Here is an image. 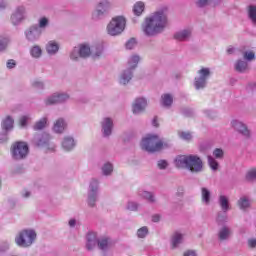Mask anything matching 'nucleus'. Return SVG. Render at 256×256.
<instances>
[{
    "mask_svg": "<svg viewBox=\"0 0 256 256\" xmlns=\"http://www.w3.org/2000/svg\"><path fill=\"white\" fill-rule=\"evenodd\" d=\"M69 96L67 94H57L46 100V105H55L56 103H64L67 101Z\"/></svg>",
    "mask_w": 256,
    "mask_h": 256,
    "instance_id": "9",
    "label": "nucleus"
},
{
    "mask_svg": "<svg viewBox=\"0 0 256 256\" xmlns=\"http://www.w3.org/2000/svg\"><path fill=\"white\" fill-rule=\"evenodd\" d=\"M25 13V8L21 7L16 10V12L12 15L11 21L13 25H17L23 19V14Z\"/></svg>",
    "mask_w": 256,
    "mask_h": 256,
    "instance_id": "14",
    "label": "nucleus"
},
{
    "mask_svg": "<svg viewBox=\"0 0 256 256\" xmlns=\"http://www.w3.org/2000/svg\"><path fill=\"white\" fill-rule=\"evenodd\" d=\"M248 245H249V247H251V249H255V247H256V239H250L248 241Z\"/></svg>",
    "mask_w": 256,
    "mask_h": 256,
    "instance_id": "53",
    "label": "nucleus"
},
{
    "mask_svg": "<svg viewBox=\"0 0 256 256\" xmlns=\"http://www.w3.org/2000/svg\"><path fill=\"white\" fill-rule=\"evenodd\" d=\"M62 147L66 151H71V149L75 147V140H73L72 137L64 138V141L62 142Z\"/></svg>",
    "mask_w": 256,
    "mask_h": 256,
    "instance_id": "18",
    "label": "nucleus"
},
{
    "mask_svg": "<svg viewBox=\"0 0 256 256\" xmlns=\"http://www.w3.org/2000/svg\"><path fill=\"white\" fill-rule=\"evenodd\" d=\"M71 59H73L75 61V59H77V55H75V50L71 53L70 55Z\"/></svg>",
    "mask_w": 256,
    "mask_h": 256,
    "instance_id": "60",
    "label": "nucleus"
},
{
    "mask_svg": "<svg viewBox=\"0 0 256 256\" xmlns=\"http://www.w3.org/2000/svg\"><path fill=\"white\" fill-rule=\"evenodd\" d=\"M139 61H140L139 56H132L129 59L128 61L129 68L121 76L120 83H122V85H127V83L131 81V77H133V74L131 73V71H133V69L137 67V64L139 63Z\"/></svg>",
    "mask_w": 256,
    "mask_h": 256,
    "instance_id": "7",
    "label": "nucleus"
},
{
    "mask_svg": "<svg viewBox=\"0 0 256 256\" xmlns=\"http://www.w3.org/2000/svg\"><path fill=\"white\" fill-rule=\"evenodd\" d=\"M49 143V135H44L42 139H40L36 145L37 147H43V145H47Z\"/></svg>",
    "mask_w": 256,
    "mask_h": 256,
    "instance_id": "39",
    "label": "nucleus"
},
{
    "mask_svg": "<svg viewBox=\"0 0 256 256\" xmlns=\"http://www.w3.org/2000/svg\"><path fill=\"white\" fill-rule=\"evenodd\" d=\"M15 65H17V63H15V60H13V59L8 60V62H7L8 69H13L15 67Z\"/></svg>",
    "mask_w": 256,
    "mask_h": 256,
    "instance_id": "51",
    "label": "nucleus"
},
{
    "mask_svg": "<svg viewBox=\"0 0 256 256\" xmlns=\"http://www.w3.org/2000/svg\"><path fill=\"white\" fill-rule=\"evenodd\" d=\"M49 24V20L47 18H41L39 21V27L44 28L47 27V25Z\"/></svg>",
    "mask_w": 256,
    "mask_h": 256,
    "instance_id": "48",
    "label": "nucleus"
},
{
    "mask_svg": "<svg viewBox=\"0 0 256 256\" xmlns=\"http://www.w3.org/2000/svg\"><path fill=\"white\" fill-rule=\"evenodd\" d=\"M31 35H33V29H30L26 32V36L28 37V39H30Z\"/></svg>",
    "mask_w": 256,
    "mask_h": 256,
    "instance_id": "58",
    "label": "nucleus"
},
{
    "mask_svg": "<svg viewBox=\"0 0 256 256\" xmlns=\"http://www.w3.org/2000/svg\"><path fill=\"white\" fill-rule=\"evenodd\" d=\"M167 161H165V160H160L159 162H158V167H159V169H166L167 168Z\"/></svg>",
    "mask_w": 256,
    "mask_h": 256,
    "instance_id": "50",
    "label": "nucleus"
},
{
    "mask_svg": "<svg viewBox=\"0 0 256 256\" xmlns=\"http://www.w3.org/2000/svg\"><path fill=\"white\" fill-rule=\"evenodd\" d=\"M220 207L224 212L229 211V200L223 195L220 196Z\"/></svg>",
    "mask_w": 256,
    "mask_h": 256,
    "instance_id": "26",
    "label": "nucleus"
},
{
    "mask_svg": "<svg viewBox=\"0 0 256 256\" xmlns=\"http://www.w3.org/2000/svg\"><path fill=\"white\" fill-rule=\"evenodd\" d=\"M45 125H47V118H42L34 125V131H41V129H45Z\"/></svg>",
    "mask_w": 256,
    "mask_h": 256,
    "instance_id": "28",
    "label": "nucleus"
},
{
    "mask_svg": "<svg viewBox=\"0 0 256 256\" xmlns=\"http://www.w3.org/2000/svg\"><path fill=\"white\" fill-rule=\"evenodd\" d=\"M162 105H164V107H171V105H173V96L164 94L162 96Z\"/></svg>",
    "mask_w": 256,
    "mask_h": 256,
    "instance_id": "23",
    "label": "nucleus"
},
{
    "mask_svg": "<svg viewBox=\"0 0 256 256\" xmlns=\"http://www.w3.org/2000/svg\"><path fill=\"white\" fill-rule=\"evenodd\" d=\"M147 107V100L145 98H138L135 100L132 111L136 115L137 113H142V111H145V108Z\"/></svg>",
    "mask_w": 256,
    "mask_h": 256,
    "instance_id": "8",
    "label": "nucleus"
},
{
    "mask_svg": "<svg viewBox=\"0 0 256 256\" xmlns=\"http://www.w3.org/2000/svg\"><path fill=\"white\" fill-rule=\"evenodd\" d=\"M65 127V120L60 118L54 123L53 130L55 131V133H63V131H65Z\"/></svg>",
    "mask_w": 256,
    "mask_h": 256,
    "instance_id": "17",
    "label": "nucleus"
},
{
    "mask_svg": "<svg viewBox=\"0 0 256 256\" xmlns=\"http://www.w3.org/2000/svg\"><path fill=\"white\" fill-rule=\"evenodd\" d=\"M99 183L96 180H93L90 184V187L92 189V193H95V191H97V187H98Z\"/></svg>",
    "mask_w": 256,
    "mask_h": 256,
    "instance_id": "49",
    "label": "nucleus"
},
{
    "mask_svg": "<svg viewBox=\"0 0 256 256\" xmlns=\"http://www.w3.org/2000/svg\"><path fill=\"white\" fill-rule=\"evenodd\" d=\"M126 20L123 16H116L112 18L110 23L107 25V33L112 37L121 35L122 31H125Z\"/></svg>",
    "mask_w": 256,
    "mask_h": 256,
    "instance_id": "4",
    "label": "nucleus"
},
{
    "mask_svg": "<svg viewBox=\"0 0 256 256\" xmlns=\"http://www.w3.org/2000/svg\"><path fill=\"white\" fill-rule=\"evenodd\" d=\"M11 153L14 159H25L29 153V146L25 142H15L12 145Z\"/></svg>",
    "mask_w": 256,
    "mask_h": 256,
    "instance_id": "6",
    "label": "nucleus"
},
{
    "mask_svg": "<svg viewBox=\"0 0 256 256\" xmlns=\"http://www.w3.org/2000/svg\"><path fill=\"white\" fill-rule=\"evenodd\" d=\"M249 205V199H247L246 197L240 198V200L238 201V207L240 209H248Z\"/></svg>",
    "mask_w": 256,
    "mask_h": 256,
    "instance_id": "32",
    "label": "nucleus"
},
{
    "mask_svg": "<svg viewBox=\"0 0 256 256\" xmlns=\"http://www.w3.org/2000/svg\"><path fill=\"white\" fill-rule=\"evenodd\" d=\"M183 256H197V253H195L193 250H188L184 252Z\"/></svg>",
    "mask_w": 256,
    "mask_h": 256,
    "instance_id": "55",
    "label": "nucleus"
},
{
    "mask_svg": "<svg viewBox=\"0 0 256 256\" xmlns=\"http://www.w3.org/2000/svg\"><path fill=\"white\" fill-rule=\"evenodd\" d=\"M46 50L48 53H57V51H59V44H57L56 42H49L47 47H46Z\"/></svg>",
    "mask_w": 256,
    "mask_h": 256,
    "instance_id": "25",
    "label": "nucleus"
},
{
    "mask_svg": "<svg viewBox=\"0 0 256 256\" xmlns=\"http://www.w3.org/2000/svg\"><path fill=\"white\" fill-rule=\"evenodd\" d=\"M244 59H246L247 61H253V59H255V52H244Z\"/></svg>",
    "mask_w": 256,
    "mask_h": 256,
    "instance_id": "40",
    "label": "nucleus"
},
{
    "mask_svg": "<svg viewBox=\"0 0 256 256\" xmlns=\"http://www.w3.org/2000/svg\"><path fill=\"white\" fill-rule=\"evenodd\" d=\"M177 169H188L191 173H201L203 171V160L197 155H180L175 159Z\"/></svg>",
    "mask_w": 256,
    "mask_h": 256,
    "instance_id": "2",
    "label": "nucleus"
},
{
    "mask_svg": "<svg viewBox=\"0 0 256 256\" xmlns=\"http://www.w3.org/2000/svg\"><path fill=\"white\" fill-rule=\"evenodd\" d=\"M189 37H191V31L189 30H184L174 35V39H176V41H187Z\"/></svg>",
    "mask_w": 256,
    "mask_h": 256,
    "instance_id": "16",
    "label": "nucleus"
},
{
    "mask_svg": "<svg viewBox=\"0 0 256 256\" xmlns=\"http://www.w3.org/2000/svg\"><path fill=\"white\" fill-rule=\"evenodd\" d=\"M13 123L14 121L9 116L6 117V119L2 122V127L5 129V131H9V129H13Z\"/></svg>",
    "mask_w": 256,
    "mask_h": 256,
    "instance_id": "27",
    "label": "nucleus"
},
{
    "mask_svg": "<svg viewBox=\"0 0 256 256\" xmlns=\"http://www.w3.org/2000/svg\"><path fill=\"white\" fill-rule=\"evenodd\" d=\"M75 223H76L75 219H71V220L69 221L70 227H75Z\"/></svg>",
    "mask_w": 256,
    "mask_h": 256,
    "instance_id": "59",
    "label": "nucleus"
},
{
    "mask_svg": "<svg viewBox=\"0 0 256 256\" xmlns=\"http://www.w3.org/2000/svg\"><path fill=\"white\" fill-rule=\"evenodd\" d=\"M152 124L154 127H159V123H157V117H154Z\"/></svg>",
    "mask_w": 256,
    "mask_h": 256,
    "instance_id": "57",
    "label": "nucleus"
},
{
    "mask_svg": "<svg viewBox=\"0 0 256 256\" xmlns=\"http://www.w3.org/2000/svg\"><path fill=\"white\" fill-rule=\"evenodd\" d=\"M97 244H98L97 235H95V233H89L87 235L86 249H88V251H93V249H95V246Z\"/></svg>",
    "mask_w": 256,
    "mask_h": 256,
    "instance_id": "13",
    "label": "nucleus"
},
{
    "mask_svg": "<svg viewBox=\"0 0 256 256\" xmlns=\"http://www.w3.org/2000/svg\"><path fill=\"white\" fill-rule=\"evenodd\" d=\"M31 196V193L30 192H26L25 194H24V197H30Z\"/></svg>",
    "mask_w": 256,
    "mask_h": 256,
    "instance_id": "64",
    "label": "nucleus"
},
{
    "mask_svg": "<svg viewBox=\"0 0 256 256\" xmlns=\"http://www.w3.org/2000/svg\"><path fill=\"white\" fill-rule=\"evenodd\" d=\"M163 145V140L159 139V136L153 134H148L141 142L142 149L148 153H157V151H161Z\"/></svg>",
    "mask_w": 256,
    "mask_h": 256,
    "instance_id": "3",
    "label": "nucleus"
},
{
    "mask_svg": "<svg viewBox=\"0 0 256 256\" xmlns=\"http://www.w3.org/2000/svg\"><path fill=\"white\" fill-rule=\"evenodd\" d=\"M27 121H29V117L28 116H22L19 120V125L21 127H25L27 125Z\"/></svg>",
    "mask_w": 256,
    "mask_h": 256,
    "instance_id": "45",
    "label": "nucleus"
},
{
    "mask_svg": "<svg viewBox=\"0 0 256 256\" xmlns=\"http://www.w3.org/2000/svg\"><path fill=\"white\" fill-rule=\"evenodd\" d=\"M147 233H149V229H147L146 226H144V227L138 229V231H137V235H138V237H139L140 239L145 238V237L147 236Z\"/></svg>",
    "mask_w": 256,
    "mask_h": 256,
    "instance_id": "35",
    "label": "nucleus"
},
{
    "mask_svg": "<svg viewBox=\"0 0 256 256\" xmlns=\"http://www.w3.org/2000/svg\"><path fill=\"white\" fill-rule=\"evenodd\" d=\"M160 219H161V216H159V215L152 216L153 223H158V221H160Z\"/></svg>",
    "mask_w": 256,
    "mask_h": 256,
    "instance_id": "56",
    "label": "nucleus"
},
{
    "mask_svg": "<svg viewBox=\"0 0 256 256\" xmlns=\"http://www.w3.org/2000/svg\"><path fill=\"white\" fill-rule=\"evenodd\" d=\"M213 155L216 159H223V151L219 148H216L214 151H213Z\"/></svg>",
    "mask_w": 256,
    "mask_h": 256,
    "instance_id": "41",
    "label": "nucleus"
},
{
    "mask_svg": "<svg viewBox=\"0 0 256 256\" xmlns=\"http://www.w3.org/2000/svg\"><path fill=\"white\" fill-rule=\"evenodd\" d=\"M247 181H253L256 179V169H251L246 174Z\"/></svg>",
    "mask_w": 256,
    "mask_h": 256,
    "instance_id": "38",
    "label": "nucleus"
},
{
    "mask_svg": "<svg viewBox=\"0 0 256 256\" xmlns=\"http://www.w3.org/2000/svg\"><path fill=\"white\" fill-rule=\"evenodd\" d=\"M230 234H231V232L229 231V228L224 227V228H222L221 231L219 232V239H220L221 241H225V239H227Z\"/></svg>",
    "mask_w": 256,
    "mask_h": 256,
    "instance_id": "29",
    "label": "nucleus"
},
{
    "mask_svg": "<svg viewBox=\"0 0 256 256\" xmlns=\"http://www.w3.org/2000/svg\"><path fill=\"white\" fill-rule=\"evenodd\" d=\"M34 87H43V83H41V82H34Z\"/></svg>",
    "mask_w": 256,
    "mask_h": 256,
    "instance_id": "61",
    "label": "nucleus"
},
{
    "mask_svg": "<svg viewBox=\"0 0 256 256\" xmlns=\"http://www.w3.org/2000/svg\"><path fill=\"white\" fill-rule=\"evenodd\" d=\"M37 234L33 230H23L16 237L15 241L19 247H30L33 245V241H35Z\"/></svg>",
    "mask_w": 256,
    "mask_h": 256,
    "instance_id": "5",
    "label": "nucleus"
},
{
    "mask_svg": "<svg viewBox=\"0 0 256 256\" xmlns=\"http://www.w3.org/2000/svg\"><path fill=\"white\" fill-rule=\"evenodd\" d=\"M102 171L104 175H111V173H113V165H111L110 163H106L103 166Z\"/></svg>",
    "mask_w": 256,
    "mask_h": 256,
    "instance_id": "34",
    "label": "nucleus"
},
{
    "mask_svg": "<svg viewBox=\"0 0 256 256\" xmlns=\"http://www.w3.org/2000/svg\"><path fill=\"white\" fill-rule=\"evenodd\" d=\"M198 73L201 75L200 79H205V81H207V77L211 74L209 68H202Z\"/></svg>",
    "mask_w": 256,
    "mask_h": 256,
    "instance_id": "36",
    "label": "nucleus"
},
{
    "mask_svg": "<svg viewBox=\"0 0 256 256\" xmlns=\"http://www.w3.org/2000/svg\"><path fill=\"white\" fill-rule=\"evenodd\" d=\"M205 83H207V80H205V78H198L195 81L196 89H203V87H205Z\"/></svg>",
    "mask_w": 256,
    "mask_h": 256,
    "instance_id": "37",
    "label": "nucleus"
},
{
    "mask_svg": "<svg viewBox=\"0 0 256 256\" xmlns=\"http://www.w3.org/2000/svg\"><path fill=\"white\" fill-rule=\"evenodd\" d=\"M181 139H184V141H191L193 136L189 132H181L180 133Z\"/></svg>",
    "mask_w": 256,
    "mask_h": 256,
    "instance_id": "42",
    "label": "nucleus"
},
{
    "mask_svg": "<svg viewBox=\"0 0 256 256\" xmlns=\"http://www.w3.org/2000/svg\"><path fill=\"white\" fill-rule=\"evenodd\" d=\"M233 51H234L233 48H228V49H227V53H228L229 55H231V53H233Z\"/></svg>",
    "mask_w": 256,
    "mask_h": 256,
    "instance_id": "62",
    "label": "nucleus"
},
{
    "mask_svg": "<svg viewBox=\"0 0 256 256\" xmlns=\"http://www.w3.org/2000/svg\"><path fill=\"white\" fill-rule=\"evenodd\" d=\"M102 128H103L104 136L109 137L113 129V120H111V118H105L104 121L102 122Z\"/></svg>",
    "mask_w": 256,
    "mask_h": 256,
    "instance_id": "12",
    "label": "nucleus"
},
{
    "mask_svg": "<svg viewBox=\"0 0 256 256\" xmlns=\"http://www.w3.org/2000/svg\"><path fill=\"white\" fill-rule=\"evenodd\" d=\"M183 241V234L176 232L172 236V249H175Z\"/></svg>",
    "mask_w": 256,
    "mask_h": 256,
    "instance_id": "19",
    "label": "nucleus"
},
{
    "mask_svg": "<svg viewBox=\"0 0 256 256\" xmlns=\"http://www.w3.org/2000/svg\"><path fill=\"white\" fill-rule=\"evenodd\" d=\"M7 43H9L7 38L0 40V51H5V49L7 48Z\"/></svg>",
    "mask_w": 256,
    "mask_h": 256,
    "instance_id": "47",
    "label": "nucleus"
},
{
    "mask_svg": "<svg viewBox=\"0 0 256 256\" xmlns=\"http://www.w3.org/2000/svg\"><path fill=\"white\" fill-rule=\"evenodd\" d=\"M207 3H209V0H200L197 2V6L198 7H205V5H207Z\"/></svg>",
    "mask_w": 256,
    "mask_h": 256,
    "instance_id": "54",
    "label": "nucleus"
},
{
    "mask_svg": "<svg viewBox=\"0 0 256 256\" xmlns=\"http://www.w3.org/2000/svg\"><path fill=\"white\" fill-rule=\"evenodd\" d=\"M95 201H97V197L95 195L89 196L88 204L90 207H95Z\"/></svg>",
    "mask_w": 256,
    "mask_h": 256,
    "instance_id": "46",
    "label": "nucleus"
},
{
    "mask_svg": "<svg viewBox=\"0 0 256 256\" xmlns=\"http://www.w3.org/2000/svg\"><path fill=\"white\" fill-rule=\"evenodd\" d=\"M167 27V14L165 10H159L152 16L146 18L143 31L148 36L157 35Z\"/></svg>",
    "mask_w": 256,
    "mask_h": 256,
    "instance_id": "1",
    "label": "nucleus"
},
{
    "mask_svg": "<svg viewBox=\"0 0 256 256\" xmlns=\"http://www.w3.org/2000/svg\"><path fill=\"white\" fill-rule=\"evenodd\" d=\"M142 197H144V199H148L150 203H153V201H155V199L153 198V194H151V192H143Z\"/></svg>",
    "mask_w": 256,
    "mask_h": 256,
    "instance_id": "43",
    "label": "nucleus"
},
{
    "mask_svg": "<svg viewBox=\"0 0 256 256\" xmlns=\"http://www.w3.org/2000/svg\"><path fill=\"white\" fill-rule=\"evenodd\" d=\"M137 45V41L135 38H131L127 43H126V49H133Z\"/></svg>",
    "mask_w": 256,
    "mask_h": 256,
    "instance_id": "44",
    "label": "nucleus"
},
{
    "mask_svg": "<svg viewBox=\"0 0 256 256\" xmlns=\"http://www.w3.org/2000/svg\"><path fill=\"white\" fill-rule=\"evenodd\" d=\"M208 164L213 171H217V169H219V163L212 156H208Z\"/></svg>",
    "mask_w": 256,
    "mask_h": 256,
    "instance_id": "30",
    "label": "nucleus"
},
{
    "mask_svg": "<svg viewBox=\"0 0 256 256\" xmlns=\"http://www.w3.org/2000/svg\"><path fill=\"white\" fill-rule=\"evenodd\" d=\"M79 55L83 58L89 57L91 55V48L85 44L80 45Z\"/></svg>",
    "mask_w": 256,
    "mask_h": 256,
    "instance_id": "20",
    "label": "nucleus"
},
{
    "mask_svg": "<svg viewBox=\"0 0 256 256\" xmlns=\"http://www.w3.org/2000/svg\"><path fill=\"white\" fill-rule=\"evenodd\" d=\"M129 211H137V204L131 202L128 204Z\"/></svg>",
    "mask_w": 256,
    "mask_h": 256,
    "instance_id": "52",
    "label": "nucleus"
},
{
    "mask_svg": "<svg viewBox=\"0 0 256 256\" xmlns=\"http://www.w3.org/2000/svg\"><path fill=\"white\" fill-rule=\"evenodd\" d=\"M202 201L203 203H206V205H209V202L211 201V192L207 188H202Z\"/></svg>",
    "mask_w": 256,
    "mask_h": 256,
    "instance_id": "22",
    "label": "nucleus"
},
{
    "mask_svg": "<svg viewBox=\"0 0 256 256\" xmlns=\"http://www.w3.org/2000/svg\"><path fill=\"white\" fill-rule=\"evenodd\" d=\"M248 64L245 61L238 60L235 64V69L238 73H245L247 71Z\"/></svg>",
    "mask_w": 256,
    "mask_h": 256,
    "instance_id": "21",
    "label": "nucleus"
},
{
    "mask_svg": "<svg viewBox=\"0 0 256 256\" xmlns=\"http://www.w3.org/2000/svg\"><path fill=\"white\" fill-rule=\"evenodd\" d=\"M248 15L253 23L256 24V6L248 7Z\"/></svg>",
    "mask_w": 256,
    "mask_h": 256,
    "instance_id": "31",
    "label": "nucleus"
},
{
    "mask_svg": "<svg viewBox=\"0 0 256 256\" xmlns=\"http://www.w3.org/2000/svg\"><path fill=\"white\" fill-rule=\"evenodd\" d=\"M42 50H41V47L39 46H34L32 49H31V55L32 57H35L36 59L41 57L42 55Z\"/></svg>",
    "mask_w": 256,
    "mask_h": 256,
    "instance_id": "33",
    "label": "nucleus"
},
{
    "mask_svg": "<svg viewBox=\"0 0 256 256\" xmlns=\"http://www.w3.org/2000/svg\"><path fill=\"white\" fill-rule=\"evenodd\" d=\"M232 125L236 131L241 133V135H244V137H249V129H247V126L241 122H237V120L232 121Z\"/></svg>",
    "mask_w": 256,
    "mask_h": 256,
    "instance_id": "10",
    "label": "nucleus"
},
{
    "mask_svg": "<svg viewBox=\"0 0 256 256\" xmlns=\"http://www.w3.org/2000/svg\"><path fill=\"white\" fill-rule=\"evenodd\" d=\"M111 9V3L108 1H102L98 4L96 7V15L97 17H100V15H103L104 13H107V11Z\"/></svg>",
    "mask_w": 256,
    "mask_h": 256,
    "instance_id": "11",
    "label": "nucleus"
},
{
    "mask_svg": "<svg viewBox=\"0 0 256 256\" xmlns=\"http://www.w3.org/2000/svg\"><path fill=\"white\" fill-rule=\"evenodd\" d=\"M133 11H134L135 15H137V16L141 15V13H143V11H145V3L137 2L134 5Z\"/></svg>",
    "mask_w": 256,
    "mask_h": 256,
    "instance_id": "24",
    "label": "nucleus"
},
{
    "mask_svg": "<svg viewBox=\"0 0 256 256\" xmlns=\"http://www.w3.org/2000/svg\"><path fill=\"white\" fill-rule=\"evenodd\" d=\"M221 219H226V218L223 216H218V218H217L218 223H219V221H221Z\"/></svg>",
    "mask_w": 256,
    "mask_h": 256,
    "instance_id": "63",
    "label": "nucleus"
},
{
    "mask_svg": "<svg viewBox=\"0 0 256 256\" xmlns=\"http://www.w3.org/2000/svg\"><path fill=\"white\" fill-rule=\"evenodd\" d=\"M113 244L111 243V239H109L108 237H104L100 240H98V248L101 251H107V249H109Z\"/></svg>",
    "mask_w": 256,
    "mask_h": 256,
    "instance_id": "15",
    "label": "nucleus"
}]
</instances>
